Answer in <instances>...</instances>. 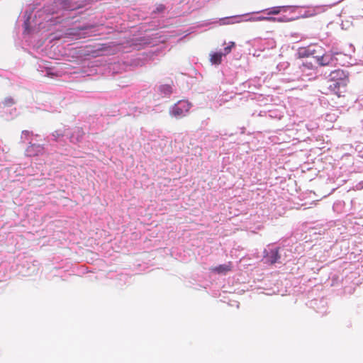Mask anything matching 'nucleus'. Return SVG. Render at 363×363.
<instances>
[{"label":"nucleus","instance_id":"f257e3e1","mask_svg":"<svg viewBox=\"0 0 363 363\" xmlns=\"http://www.w3.org/2000/svg\"><path fill=\"white\" fill-rule=\"evenodd\" d=\"M294 18H289L286 16L283 17H269V16H249V14L234 16L230 17H225L219 20L220 25H230L239 23L242 22H255L261 21H278V22H287L294 20Z\"/></svg>","mask_w":363,"mask_h":363},{"label":"nucleus","instance_id":"f03ea898","mask_svg":"<svg viewBox=\"0 0 363 363\" xmlns=\"http://www.w3.org/2000/svg\"><path fill=\"white\" fill-rule=\"evenodd\" d=\"M331 84L329 87L337 94L340 88H345L347 84V75L343 70L336 69L330 74Z\"/></svg>","mask_w":363,"mask_h":363},{"label":"nucleus","instance_id":"7ed1b4c3","mask_svg":"<svg viewBox=\"0 0 363 363\" xmlns=\"http://www.w3.org/2000/svg\"><path fill=\"white\" fill-rule=\"evenodd\" d=\"M192 105L186 100H180L169 108V115L177 119L185 117L189 113Z\"/></svg>","mask_w":363,"mask_h":363},{"label":"nucleus","instance_id":"20e7f679","mask_svg":"<svg viewBox=\"0 0 363 363\" xmlns=\"http://www.w3.org/2000/svg\"><path fill=\"white\" fill-rule=\"evenodd\" d=\"M340 55L339 52H327L323 55L315 56L317 62L321 66H326L330 65H336L337 59L336 55Z\"/></svg>","mask_w":363,"mask_h":363},{"label":"nucleus","instance_id":"39448f33","mask_svg":"<svg viewBox=\"0 0 363 363\" xmlns=\"http://www.w3.org/2000/svg\"><path fill=\"white\" fill-rule=\"evenodd\" d=\"M29 145L26 150V154L28 157H34L43 155L45 152V147L43 145L29 143Z\"/></svg>","mask_w":363,"mask_h":363},{"label":"nucleus","instance_id":"423d86ee","mask_svg":"<svg viewBox=\"0 0 363 363\" xmlns=\"http://www.w3.org/2000/svg\"><path fill=\"white\" fill-rule=\"evenodd\" d=\"M264 253H266L265 258L267 261L271 264L276 263L279 259V249L277 248L265 250Z\"/></svg>","mask_w":363,"mask_h":363},{"label":"nucleus","instance_id":"0eeeda50","mask_svg":"<svg viewBox=\"0 0 363 363\" xmlns=\"http://www.w3.org/2000/svg\"><path fill=\"white\" fill-rule=\"evenodd\" d=\"M84 135L83 130L79 128H75L72 130V133L69 131L67 138H69L70 142L76 143L79 142Z\"/></svg>","mask_w":363,"mask_h":363},{"label":"nucleus","instance_id":"6e6552de","mask_svg":"<svg viewBox=\"0 0 363 363\" xmlns=\"http://www.w3.org/2000/svg\"><path fill=\"white\" fill-rule=\"evenodd\" d=\"M69 135V130L67 129H59L54 131L52 135V140L56 142H60L62 138L65 136L67 137Z\"/></svg>","mask_w":363,"mask_h":363},{"label":"nucleus","instance_id":"1a4fd4ad","mask_svg":"<svg viewBox=\"0 0 363 363\" xmlns=\"http://www.w3.org/2000/svg\"><path fill=\"white\" fill-rule=\"evenodd\" d=\"M157 91L162 97H168L172 93V87L169 84H162L158 86Z\"/></svg>","mask_w":363,"mask_h":363},{"label":"nucleus","instance_id":"9d476101","mask_svg":"<svg viewBox=\"0 0 363 363\" xmlns=\"http://www.w3.org/2000/svg\"><path fill=\"white\" fill-rule=\"evenodd\" d=\"M231 268H232L231 264L228 263V264H220L218 267H216L212 269V271L216 272L217 274H225L228 272H229L231 269Z\"/></svg>","mask_w":363,"mask_h":363},{"label":"nucleus","instance_id":"9b49d317","mask_svg":"<svg viewBox=\"0 0 363 363\" xmlns=\"http://www.w3.org/2000/svg\"><path fill=\"white\" fill-rule=\"evenodd\" d=\"M290 6H275L267 10L268 15H277L281 12H286L287 10H291Z\"/></svg>","mask_w":363,"mask_h":363},{"label":"nucleus","instance_id":"f8f14e48","mask_svg":"<svg viewBox=\"0 0 363 363\" xmlns=\"http://www.w3.org/2000/svg\"><path fill=\"white\" fill-rule=\"evenodd\" d=\"M223 52H213L210 55V61L213 65H218L221 62Z\"/></svg>","mask_w":363,"mask_h":363},{"label":"nucleus","instance_id":"ddd939ff","mask_svg":"<svg viewBox=\"0 0 363 363\" xmlns=\"http://www.w3.org/2000/svg\"><path fill=\"white\" fill-rule=\"evenodd\" d=\"M84 63L86 64V67L85 66L83 67L79 72L82 77L89 76L91 73V69L89 67L90 62L88 60Z\"/></svg>","mask_w":363,"mask_h":363},{"label":"nucleus","instance_id":"4468645a","mask_svg":"<svg viewBox=\"0 0 363 363\" xmlns=\"http://www.w3.org/2000/svg\"><path fill=\"white\" fill-rule=\"evenodd\" d=\"M33 135V132L29 130H23L21 135V141L25 143L30 140V136Z\"/></svg>","mask_w":363,"mask_h":363},{"label":"nucleus","instance_id":"2eb2a0df","mask_svg":"<svg viewBox=\"0 0 363 363\" xmlns=\"http://www.w3.org/2000/svg\"><path fill=\"white\" fill-rule=\"evenodd\" d=\"M2 104L4 106L10 107L16 104V101L11 96L6 97L4 101H2Z\"/></svg>","mask_w":363,"mask_h":363},{"label":"nucleus","instance_id":"dca6fc26","mask_svg":"<svg viewBox=\"0 0 363 363\" xmlns=\"http://www.w3.org/2000/svg\"><path fill=\"white\" fill-rule=\"evenodd\" d=\"M230 45L224 48V52H223V56L228 54L231 51L232 48L235 45V43L233 42H230Z\"/></svg>","mask_w":363,"mask_h":363},{"label":"nucleus","instance_id":"f3484780","mask_svg":"<svg viewBox=\"0 0 363 363\" xmlns=\"http://www.w3.org/2000/svg\"><path fill=\"white\" fill-rule=\"evenodd\" d=\"M28 23H29V18H28L25 21H24V32L25 33H29V28H28Z\"/></svg>","mask_w":363,"mask_h":363},{"label":"nucleus","instance_id":"a211bd4d","mask_svg":"<svg viewBox=\"0 0 363 363\" xmlns=\"http://www.w3.org/2000/svg\"><path fill=\"white\" fill-rule=\"evenodd\" d=\"M164 9V6L162 5H160L157 7V10L158 12L162 11Z\"/></svg>","mask_w":363,"mask_h":363}]
</instances>
